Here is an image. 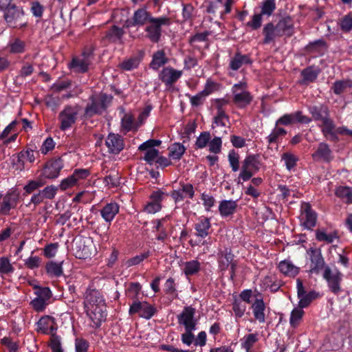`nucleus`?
<instances>
[{"instance_id":"f257e3e1","label":"nucleus","mask_w":352,"mask_h":352,"mask_svg":"<svg viewBox=\"0 0 352 352\" xmlns=\"http://www.w3.org/2000/svg\"><path fill=\"white\" fill-rule=\"evenodd\" d=\"M309 111L315 121L319 122L323 135L331 140L337 138L336 134L342 132L341 128L336 129L333 120L330 118L329 110L325 105L309 107Z\"/></svg>"},{"instance_id":"f03ea898","label":"nucleus","mask_w":352,"mask_h":352,"mask_svg":"<svg viewBox=\"0 0 352 352\" xmlns=\"http://www.w3.org/2000/svg\"><path fill=\"white\" fill-rule=\"evenodd\" d=\"M170 20L167 16L154 17L146 26V37L152 43H158L162 36V27L169 25Z\"/></svg>"},{"instance_id":"7ed1b4c3","label":"nucleus","mask_w":352,"mask_h":352,"mask_svg":"<svg viewBox=\"0 0 352 352\" xmlns=\"http://www.w3.org/2000/svg\"><path fill=\"white\" fill-rule=\"evenodd\" d=\"M80 110L78 104L65 106L58 114L60 129L62 131L70 129L76 123Z\"/></svg>"},{"instance_id":"20e7f679","label":"nucleus","mask_w":352,"mask_h":352,"mask_svg":"<svg viewBox=\"0 0 352 352\" xmlns=\"http://www.w3.org/2000/svg\"><path fill=\"white\" fill-rule=\"evenodd\" d=\"M36 296L30 302L36 312L43 311L50 304L52 294L49 287H38L34 292Z\"/></svg>"},{"instance_id":"39448f33","label":"nucleus","mask_w":352,"mask_h":352,"mask_svg":"<svg viewBox=\"0 0 352 352\" xmlns=\"http://www.w3.org/2000/svg\"><path fill=\"white\" fill-rule=\"evenodd\" d=\"M233 94V101L241 107H245L248 105L252 97L247 90V84L244 82H240L233 85L232 88Z\"/></svg>"},{"instance_id":"423d86ee","label":"nucleus","mask_w":352,"mask_h":352,"mask_svg":"<svg viewBox=\"0 0 352 352\" xmlns=\"http://www.w3.org/2000/svg\"><path fill=\"white\" fill-rule=\"evenodd\" d=\"M323 277L327 282L329 290L336 295L340 294L342 292L340 284L342 274L337 269L331 270L329 267H326Z\"/></svg>"},{"instance_id":"0eeeda50","label":"nucleus","mask_w":352,"mask_h":352,"mask_svg":"<svg viewBox=\"0 0 352 352\" xmlns=\"http://www.w3.org/2000/svg\"><path fill=\"white\" fill-rule=\"evenodd\" d=\"M156 313V308L146 301L134 300L130 305L129 315L138 314L140 317L148 320Z\"/></svg>"},{"instance_id":"6e6552de","label":"nucleus","mask_w":352,"mask_h":352,"mask_svg":"<svg viewBox=\"0 0 352 352\" xmlns=\"http://www.w3.org/2000/svg\"><path fill=\"white\" fill-rule=\"evenodd\" d=\"M109 99L105 94L93 96L90 98L91 102L85 109V116L91 118L96 114H100L106 108V101Z\"/></svg>"},{"instance_id":"1a4fd4ad","label":"nucleus","mask_w":352,"mask_h":352,"mask_svg":"<svg viewBox=\"0 0 352 352\" xmlns=\"http://www.w3.org/2000/svg\"><path fill=\"white\" fill-rule=\"evenodd\" d=\"M92 51L89 50L83 52L80 56L74 57L68 65L69 69L77 73H85L88 71L91 62Z\"/></svg>"},{"instance_id":"9d476101","label":"nucleus","mask_w":352,"mask_h":352,"mask_svg":"<svg viewBox=\"0 0 352 352\" xmlns=\"http://www.w3.org/2000/svg\"><path fill=\"white\" fill-rule=\"evenodd\" d=\"M1 198L0 214L8 215L12 209L16 207L19 199V194L15 190H10Z\"/></svg>"},{"instance_id":"9b49d317","label":"nucleus","mask_w":352,"mask_h":352,"mask_svg":"<svg viewBox=\"0 0 352 352\" xmlns=\"http://www.w3.org/2000/svg\"><path fill=\"white\" fill-rule=\"evenodd\" d=\"M74 250L76 256L79 258L85 259L92 254L93 241L89 238L79 237L75 239Z\"/></svg>"},{"instance_id":"f8f14e48","label":"nucleus","mask_w":352,"mask_h":352,"mask_svg":"<svg viewBox=\"0 0 352 352\" xmlns=\"http://www.w3.org/2000/svg\"><path fill=\"white\" fill-rule=\"evenodd\" d=\"M183 72L168 66L164 67L159 73V79L168 87H172L182 76Z\"/></svg>"},{"instance_id":"ddd939ff","label":"nucleus","mask_w":352,"mask_h":352,"mask_svg":"<svg viewBox=\"0 0 352 352\" xmlns=\"http://www.w3.org/2000/svg\"><path fill=\"white\" fill-rule=\"evenodd\" d=\"M83 305L85 310L87 311L94 307L105 305V302L99 291L94 289H87L84 294Z\"/></svg>"},{"instance_id":"4468645a","label":"nucleus","mask_w":352,"mask_h":352,"mask_svg":"<svg viewBox=\"0 0 352 352\" xmlns=\"http://www.w3.org/2000/svg\"><path fill=\"white\" fill-rule=\"evenodd\" d=\"M63 166V162L60 158L50 160L43 167L41 176L50 179H56L59 176Z\"/></svg>"},{"instance_id":"2eb2a0df","label":"nucleus","mask_w":352,"mask_h":352,"mask_svg":"<svg viewBox=\"0 0 352 352\" xmlns=\"http://www.w3.org/2000/svg\"><path fill=\"white\" fill-rule=\"evenodd\" d=\"M310 259L309 272L311 274H318L324 266V260L319 248H311L307 251Z\"/></svg>"},{"instance_id":"dca6fc26","label":"nucleus","mask_w":352,"mask_h":352,"mask_svg":"<svg viewBox=\"0 0 352 352\" xmlns=\"http://www.w3.org/2000/svg\"><path fill=\"white\" fill-rule=\"evenodd\" d=\"M85 312L92 322L91 326L94 328H98L106 319V305L94 307Z\"/></svg>"},{"instance_id":"f3484780","label":"nucleus","mask_w":352,"mask_h":352,"mask_svg":"<svg viewBox=\"0 0 352 352\" xmlns=\"http://www.w3.org/2000/svg\"><path fill=\"white\" fill-rule=\"evenodd\" d=\"M311 119L307 116L302 115L301 111H296L293 113H287L281 116L276 122V126L279 124L289 125L294 123L308 124Z\"/></svg>"},{"instance_id":"a211bd4d","label":"nucleus","mask_w":352,"mask_h":352,"mask_svg":"<svg viewBox=\"0 0 352 352\" xmlns=\"http://www.w3.org/2000/svg\"><path fill=\"white\" fill-rule=\"evenodd\" d=\"M195 309L190 306L185 307L177 316L178 323L184 325L185 329L195 330L196 321L194 318Z\"/></svg>"},{"instance_id":"6ab92c4d","label":"nucleus","mask_w":352,"mask_h":352,"mask_svg":"<svg viewBox=\"0 0 352 352\" xmlns=\"http://www.w3.org/2000/svg\"><path fill=\"white\" fill-rule=\"evenodd\" d=\"M317 214L314 211L309 204L304 203L301 206V221L303 226L311 230L316 226Z\"/></svg>"},{"instance_id":"aec40b11","label":"nucleus","mask_w":352,"mask_h":352,"mask_svg":"<svg viewBox=\"0 0 352 352\" xmlns=\"http://www.w3.org/2000/svg\"><path fill=\"white\" fill-rule=\"evenodd\" d=\"M154 17L145 8H139L133 13L128 26H143L148 24Z\"/></svg>"},{"instance_id":"412c9836","label":"nucleus","mask_w":352,"mask_h":352,"mask_svg":"<svg viewBox=\"0 0 352 352\" xmlns=\"http://www.w3.org/2000/svg\"><path fill=\"white\" fill-rule=\"evenodd\" d=\"M105 145L110 153L118 154L124 148V141L120 135L110 133L105 140Z\"/></svg>"},{"instance_id":"4be33fe9","label":"nucleus","mask_w":352,"mask_h":352,"mask_svg":"<svg viewBox=\"0 0 352 352\" xmlns=\"http://www.w3.org/2000/svg\"><path fill=\"white\" fill-rule=\"evenodd\" d=\"M234 256L231 252L226 251L219 254V267L221 271H226L230 266V276L233 278L236 269V264L233 261Z\"/></svg>"},{"instance_id":"5701e85b","label":"nucleus","mask_w":352,"mask_h":352,"mask_svg":"<svg viewBox=\"0 0 352 352\" xmlns=\"http://www.w3.org/2000/svg\"><path fill=\"white\" fill-rule=\"evenodd\" d=\"M312 157L316 162H329L333 159L332 151L327 144L321 142L318 144L316 151L312 154Z\"/></svg>"},{"instance_id":"b1692460","label":"nucleus","mask_w":352,"mask_h":352,"mask_svg":"<svg viewBox=\"0 0 352 352\" xmlns=\"http://www.w3.org/2000/svg\"><path fill=\"white\" fill-rule=\"evenodd\" d=\"M195 235L200 238H206L210 232L211 223L210 219L206 217H201L194 225Z\"/></svg>"},{"instance_id":"393cba45","label":"nucleus","mask_w":352,"mask_h":352,"mask_svg":"<svg viewBox=\"0 0 352 352\" xmlns=\"http://www.w3.org/2000/svg\"><path fill=\"white\" fill-rule=\"evenodd\" d=\"M164 193L160 191L153 192L150 198L151 201L144 206V210L148 214H155L162 208L161 201L163 199Z\"/></svg>"},{"instance_id":"a878e982","label":"nucleus","mask_w":352,"mask_h":352,"mask_svg":"<svg viewBox=\"0 0 352 352\" xmlns=\"http://www.w3.org/2000/svg\"><path fill=\"white\" fill-rule=\"evenodd\" d=\"M254 318L259 323L265 322V304L261 297H257L252 305Z\"/></svg>"},{"instance_id":"bb28decb","label":"nucleus","mask_w":352,"mask_h":352,"mask_svg":"<svg viewBox=\"0 0 352 352\" xmlns=\"http://www.w3.org/2000/svg\"><path fill=\"white\" fill-rule=\"evenodd\" d=\"M263 35L264 44H269L275 41L276 38L281 37L276 25L272 22H269L263 26Z\"/></svg>"},{"instance_id":"cd10ccee","label":"nucleus","mask_w":352,"mask_h":352,"mask_svg":"<svg viewBox=\"0 0 352 352\" xmlns=\"http://www.w3.org/2000/svg\"><path fill=\"white\" fill-rule=\"evenodd\" d=\"M4 9L6 10L4 18L7 23L10 25H13L14 22L23 15V10L14 5L11 6V3L9 6L3 8L2 10Z\"/></svg>"},{"instance_id":"c85d7f7f","label":"nucleus","mask_w":352,"mask_h":352,"mask_svg":"<svg viewBox=\"0 0 352 352\" xmlns=\"http://www.w3.org/2000/svg\"><path fill=\"white\" fill-rule=\"evenodd\" d=\"M120 206L116 202L106 204L101 210L100 214L105 222L111 223L116 215L119 212Z\"/></svg>"},{"instance_id":"c756f323","label":"nucleus","mask_w":352,"mask_h":352,"mask_svg":"<svg viewBox=\"0 0 352 352\" xmlns=\"http://www.w3.org/2000/svg\"><path fill=\"white\" fill-rule=\"evenodd\" d=\"M278 267L282 274L290 278H294L300 272V268L294 265L289 260L281 261L279 263Z\"/></svg>"},{"instance_id":"7c9ffc66","label":"nucleus","mask_w":352,"mask_h":352,"mask_svg":"<svg viewBox=\"0 0 352 352\" xmlns=\"http://www.w3.org/2000/svg\"><path fill=\"white\" fill-rule=\"evenodd\" d=\"M250 63L251 60L248 55L236 52L230 60L229 68L232 70L236 71L243 65Z\"/></svg>"},{"instance_id":"2f4dec72","label":"nucleus","mask_w":352,"mask_h":352,"mask_svg":"<svg viewBox=\"0 0 352 352\" xmlns=\"http://www.w3.org/2000/svg\"><path fill=\"white\" fill-rule=\"evenodd\" d=\"M237 201L234 200H223L219 206V211L222 217L233 214L237 208Z\"/></svg>"},{"instance_id":"473e14b6","label":"nucleus","mask_w":352,"mask_h":352,"mask_svg":"<svg viewBox=\"0 0 352 352\" xmlns=\"http://www.w3.org/2000/svg\"><path fill=\"white\" fill-rule=\"evenodd\" d=\"M276 26L280 36L284 35L289 36L293 34V22L292 19L289 16L279 20L277 24H276Z\"/></svg>"},{"instance_id":"72a5a7b5","label":"nucleus","mask_w":352,"mask_h":352,"mask_svg":"<svg viewBox=\"0 0 352 352\" xmlns=\"http://www.w3.org/2000/svg\"><path fill=\"white\" fill-rule=\"evenodd\" d=\"M258 339V334L256 333L247 334L241 339V346L245 352H256L253 347Z\"/></svg>"},{"instance_id":"f704fd0d","label":"nucleus","mask_w":352,"mask_h":352,"mask_svg":"<svg viewBox=\"0 0 352 352\" xmlns=\"http://www.w3.org/2000/svg\"><path fill=\"white\" fill-rule=\"evenodd\" d=\"M212 85V83L207 82L206 88L203 91H200L195 96H189L191 105L193 107H198L202 104L206 99V97L212 92V88L210 87Z\"/></svg>"},{"instance_id":"c9c22d12","label":"nucleus","mask_w":352,"mask_h":352,"mask_svg":"<svg viewBox=\"0 0 352 352\" xmlns=\"http://www.w3.org/2000/svg\"><path fill=\"white\" fill-rule=\"evenodd\" d=\"M168 63V58L163 50H158L153 55L150 67L153 70H158L160 67Z\"/></svg>"},{"instance_id":"e433bc0d","label":"nucleus","mask_w":352,"mask_h":352,"mask_svg":"<svg viewBox=\"0 0 352 352\" xmlns=\"http://www.w3.org/2000/svg\"><path fill=\"white\" fill-rule=\"evenodd\" d=\"M170 219V217L169 215H166L162 219L153 220L151 222L153 225L152 231L153 232H157L159 233H167V229L170 226L168 223Z\"/></svg>"},{"instance_id":"4c0bfd02","label":"nucleus","mask_w":352,"mask_h":352,"mask_svg":"<svg viewBox=\"0 0 352 352\" xmlns=\"http://www.w3.org/2000/svg\"><path fill=\"white\" fill-rule=\"evenodd\" d=\"M124 33L122 28L113 25L107 32L106 37L110 42L122 43V38Z\"/></svg>"},{"instance_id":"58836bf2","label":"nucleus","mask_w":352,"mask_h":352,"mask_svg":"<svg viewBox=\"0 0 352 352\" xmlns=\"http://www.w3.org/2000/svg\"><path fill=\"white\" fill-rule=\"evenodd\" d=\"M63 262L50 261L47 263L45 269L47 274L52 277H59L63 273Z\"/></svg>"},{"instance_id":"ea45409f","label":"nucleus","mask_w":352,"mask_h":352,"mask_svg":"<svg viewBox=\"0 0 352 352\" xmlns=\"http://www.w3.org/2000/svg\"><path fill=\"white\" fill-rule=\"evenodd\" d=\"M316 238L318 241L331 243L336 239H338V235L336 232H327L326 230L322 229L316 230Z\"/></svg>"},{"instance_id":"a19ab883","label":"nucleus","mask_w":352,"mask_h":352,"mask_svg":"<svg viewBox=\"0 0 352 352\" xmlns=\"http://www.w3.org/2000/svg\"><path fill=\"white\" fill-rule=\"evenodd\" d=\"M25 43L18 38H12L7 45V49L12 54H21L25 51Z\"/></svg>"},{"instance_id":"79ce46f5","label":"nucleus","mask_w":352,"mask_h":352,"mask_svg":"<svg viewBox=\"0 0 352 352\" xmlns=\"http://www.w3.org/2000/svg\"><path fill=\"white\" fill-rule=\"evenodd\" d=\"M121 126L126 132L137 131L140 127V124H138V122H134L133 116L130 114H125L123 116L121 120Z\"/></svg>"},{"instance_id":"37998d69","label":"nucleus","mask_w":352,"mask_h":352,"mask_svg":"<svg viewBox=\"0 0 352 352\" xmlns=\"http://www.w3.org/2000/svg\"><path fill=\"white\" fill-rule=\"evenodd\" d=\"M168 156L173 160H180L186 151L184 146L180 143H174L168 147Z\"/></svg>"},{"instance_id":"c03bdc74","label":"nucleus","mask_w":352,"mask_h":352,"mask_svg":"<svg viewBox=\"0 0 352 352\" xmlns=\"http://www.w3.org/2000/svg\"><path fill=\"white\" fill-rule=\"evenodd\" d=\"M336 195L346 204L352 203V188L347 186H339L336 190Z\"/></svg>"},{"instance_id":"a18cd8bd","label":"nucleus","mask_w":352,"mask_h":352,"mask_svg":"<svg viewBox=\"0 0 352 352\" xmlns=\"http://www.w3.org/2000/svg\"><path fill=\"white\" fill-rule=\"evenodd\" d=\"M229 122V118L221 107L217 109V115L214 118L212 127L226 126Z\"/></svg>"},{"instance_id":"49530a36","label":"nucleus","mask_w":352,"mask_h":352,"mask_svg":"<svg viewBox=\"0 0 352 352\" xmlns=\"http://www.w3.org/2000/svg\"><path fill=\"white\" fill-rule=\"evenodd\" d=\"M141 61V58L138 56H132L124 60L120 63V67L125 71H131L137 68Z\"/></svg>"},{"instance_id":"de8ad7c7","label":"nucleus","mask_w":352,"mask_h":352,"mask_svg":"<svg viewBox=\"0 0 352 352\" xmlns=\"http://www.w3.org/2000/svg\"><path fill=\"white\" fill-rule=\"evenodd\" d=\"M45 184V181L41 177H39L36 180H30L23 187L25 194L30 195Z\"/></svg>"},{"instance_id":"09e8293b","label":"nucleus","mask_w":352,"mask_h":352,"mask_svg":"<svg viewBox=\"0 0 352 352\" xmlns=\"http://www.w3.org/2000/svg\"><path fill=\"white\" fill-rule=\"evenodd\" d=\"M304 315V311L302 310V308L297 307L292 310L290 314L289 318V324L292 327L296 328Z\"/></svg>"},{"instance_id":"8fccbe9b","label":"nucleus","mask_w":352,"mask_h":352,"mask_svg":"<svg viewBox=\"0 0 352 352\" xmlns=\"http://www.w3.org/2000/svg\"><path fill=\"white\" fill-rule=\"evenodd\" d=\"M200 263L197 260L186 262L184 265V272L186 276L194 275L200 270Z\"/></svg>"},{"instance_id":"3c124183","label":"nucleus","mask_w":352,"mask_h":352,"mask_svg":"<svg viewBox=\"0 0 352 352\" xmlns=\"http://www.w3.org/2000/svg\"><path fill=\"white\" fill-rule=\"evenodd\" d=\"M263 16H270L276 10L275 0H265L261 7Z\"/></svg>"},{"instance_id":"603ef678","label":"nucleus","mask_w":352,"mask_h":352,"mask_svg":"<svg viewBox=\"0 0 352 352\" xmlns=\"http://www.w3.org/2000/svg\"><path fill=\"white\" fill-rule=\"evenodd\" d=\"M120 179L118 173L113 171L104 178V182L109 188H115L120 186Z\"/></svg>"},{"instance_id":"864d4df0","label":"nucleus","mask_w":352,"mask_h":352,"mask_svg":"<svg viewBox=\"0 0 352 352\" xmlns=\"http://www.w3.org/2000/svg\"><path fill=\"white\" fill-rule=\"evenodd\" d=\"M246 304L242 300L235 299L232 304V310L236 318H241L246 310Z\"/></svg>"},{"instance_id":"5fc2aeb1","label":"nucleus","mask_w":352,"mask_h":352,"mask_svg":"<svg viewBox=\"0 0 352 352\" xmlns=\"http://www.w3.org/2000/svg\"><path fill=\"white\" fill-rule=\"evenodd\" d=\"M287 131L283 128L276 125L271 133L267 136V142L270 144L276 142L280 137L285 135Z\"/></svg>"},{"instance_id":"6e6d98bb","label":"nucleus","mask_w":352,"mask_h":352,"mask_svg":"<svg viewBox=\"0 0 352 352\" xmlns=\"http://www.w3.org/2000/svg\"><path fill=\"white\" fill-rule=\"evenodd\" d=\"M316 297V294L314 291H311L302 295L301 297L298 298L299 307L302 309L307 307Z\"/></svg>"},{"instance_id":"4d7b16f0","label":"nucleus","mask_w":352,"mask_h":352,"mask_svg":"<svg viewBox=\"0 0 352 352\" xmlns=\"http://www.w3.org/2000/svg\"><path fill=\"white\" fill-rule=\"evenodd\" d=\"M211 137L210 134L208 132H203L197 138L195 142V146L197 148H205L209 143Z\"/></svg>"},{"instance_id":"13d9d810","label":"nucleus","mask_w":352,"mask_h":352,"mask_svg":"<svg viewBox=\"0 0 352 352\" xmlns=\"http://www.w3.org/2000/svg\"><path fill=\"white\" fill-rule=\"evenodd\" d=\"M352 86V82L350 80H340L334 82L333 86V92L336 94H340L343 93L347 87Z\"/></svg>"},{"instance_id":"bf43d9fd","label":"nucleus","mask_w":352,"mask_h":352,"mask_svg":"<svg viewBox=\"0 0 352 352\" xmlns=\"http://www.w3.org/2000/svg\"><path fill=\"white\" fill-rule=\"evenodd\" d=\"M228 161L232 171L236 172L239 169V156L234 150H231L228 153Z\"/></svg>"},{"instance_id":"052dcab7","label":"nucleus","mask_w":352,"mask_h":352,"mask_svg":"<svg viewBox=\"0 0 352 352\" xmlns=\"http://www.w3.org/2000/svg\"><path fill=\"white\" fill-rule=\"evenodd\" d=\"M339 24L343 32H350L352 30V15L349 14L342 17Z\"/></svg>"},{"instance_id":"680f3d73","label":"nucleus","mask_w":352,"mask_h":352,"mask_svg":"<svg viewBox=\"0 0 352 352\" xmlns=\"http://www.w3.org/2000/svg\"><path fill=\"white\" fill-rule=\"evenodd\" d=\"M18 160L23 163L25 161L33 163L35 161L34 151L32 149H27L26 151L20 152L18 155Z\"/></svg>"},{"instance_id":"e2e57ef3","label":"nucleus","mask_w":352,"mask_h":352,"mask_svg":"<svg viewBox=\"0 0 352 352\" xmlns=\"http://www.w3.org/2000/svg\"><path fill=\"white\" fill-rule=\"evenodd\" d=\"M254 172L250 168V166L243 160L241 166V170L239 176V179H241L243 182L249 180Z\"/></svg>"},{"instance_id":"0e129e2a","label":"nucleus","mask_w":352,"mask_h":352,"mask_svg":"<svg viewBox=\"0 0 352 352\" xmlns=\"http://www.w3.org/2000/svg\"><path fill=\"white\" fill-rule=\"evenodd\" d=\"M318 75V72L312 67L306 68L302 72L303 80L305 82H313L316 79Z\"/></svg>"},{"instance_id":"69168bd1","label":"nucleus","mask_w":352,"mask_h":352,"mask_svg":"<svg viewBox=\"0 0 352 352\" xmlns=\"http://www.w3.org/2000/svg\"><path fill=\"white\" fill-rule=\"evenodd\" d=\"M141 289L142 286L139 283H132L126 290V294L129 298L135 299L140 294Z\"/></svg>"},{"instance_id":"338daca9","label":"nucleus","mask_w":352,"mask_h":352,"mask_svg":"<svg viewBox=\"0 0 352 352\" xmlns=\"http://www.w3.org/2000/svg\"><path fill=\"white\" fill-rule=\"evenodd\" d=\"M282 160L285 162V164L288 170H291L294 168L298 160L295 155L289 153H283L282 155Z\"/></svg>"},{"instance_id":"774afa93","label":"nucleus","mask_w":352,"mask_h":352,"mask_svg":"<svg viewBox=\"0 0 352 352\" xmlns=\"http://www.w3.org/2000/svg\"><path fill=\"white\" fill-rule=\"evenodd\" d=\"M222 145V141L221 138L215 137L212 140L209 141V151L211 153L214 154H217L221 152Z\"/></svg>"}]
</instances>
